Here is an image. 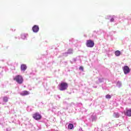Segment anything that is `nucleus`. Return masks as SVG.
<instances>
[{
  "label": "nucleus",
  "mask_w": 131,
  "mask_h": 131,
  "mask_svg": "<svg viewBox=\"0 0 131 131\" xmlns=\"http://www.w3.org/2000/svg\"><path fill=\"white\" fill-rule=\"evenodd\" d=\"M123 71L124 74H128L130 72V69L127 66H124L123 68Z\"/></svg>",
  "instance_id": "nucleus-5"
},
{
  "label": "nucleus",
  "mask_w": 131,
  "mask_h": 131,
  "mask_svg": "<svg viewBox=\"0 0 131 131\" xmlns=\"http://www.w3.org/2000/svg\"><path fill=\"white\" fill-rule=\"evenodd\" d=\"M29 92L27 91H24L20 93V95L23 96H27L28 95H29Z\"/></svg>",
  "instance_id": "nucleus-9"
},
{
  "label": "nucleus",
  "mask_w": 131,
  "mask_h": 131,
  "mask_svg": "<svg viewBox=\"0 0 131 131\" xmlns=\"http://www.w3.org/2000/svg\"><path fill=\"white\" fill-rule=\"evenodd\" d=\"M32 30L33 32H38V30H39V28L38 27V26H34L32 28Z\"/></svg>",
  "instance_id": "nucleus-7"
},
{
  "label": "nucleus",
  "mask_w": 131,
  "mask_h": 131,
  "mask_svg": "<svg viewBox=\"0 0 131 131\" xmlns=\"http://www.w3.org/2000/svg\"><path fill=\"white\" fill-rule=\"evenodd\" d=\"M124 114L126 115V116L130 117H131V108L127 110L126 112H124Z\"/></svg>",
  "instance_id": "nucleus-6"
},
{
  "label": "nucleus",
  "mask_w": 131,
  "mask_h": 131,
  "mask_svg": "<svg viewBox=\"0 0 131 131\" xmlns=\"http://www.w3.org/2000/svg\"><path fill=\"white\" fill-rule=\"evenodd\" d=\"M26 37L25 36V35H21V38L23 39H24V38H25Z\"/></svg>",
  "instance_id": "nucleus-16"
},
{
  "label": "nucleus",
  "mask_w": 131,
  "mask_h": 131,
  "mask_svg": "<svg viewBox=\"0 0 131 131\" xmlns=\"http://www.w3.org/2000/svg\"><path fill=\"white\" fill-rule=\"evenodd\" d=\"M105 98L106 99H111V95L107 94V95L105 96Z\"/></svg>",
  "instance_id": "nucleus-14"
},
{
  "label": "nucleus",
  "mask_w": 131,
  "mask_h": 131,
  "mask_svg": "<svg viewBox=\"0 0 131 131\" xmlns=\"http://www.w3.org/2000/svg\"><path fill=\"white\" fill-rule=\"evenodd\" d=\"M3 99V101L5 103H7L8 102V101H9V98H8V97H7V96L4 97Z\"/></svg>",
  "instance_id": "nucleus-11"
},
{
  "label": "nucleus",
  "mask_w": 131,
  "mask_h": 131,
  "mask_svg": "<svg viewBox=\"0 0 131 131\" xmlns=\"http://www.w3.org/2000/svg\"><path fill=\"white\" fill-rule=\"evenodd\" d=\"M115 54L117 57H119V56L121 55V52H120V51L117 50L116 51H115Z\"/></svg>",
  "instance_id": "nucleus-10"
},
{
  "label": "nucleus",
  "mask_w": 131,
  "mask_h": 131,
  "mask_svg": "<svg viewBox=\"0 0 131 131\" xmlns=\"http://www.w3.org/2000/svg\"><path fill=\"white\" fill-rule=\"evenodd\" d=\"M26 69H27V66H26V64H22L20 66V70L21 71H25Z\"/></svg>",
  "instance_id": "nucleus-8"
},
{
  "label": "nucleus",
  "mask_w": 131,
  "mask_h": 131,
  "mask_svg": "<svg viewBox=\"0 0 131 131\" xmlns=\"http://www.w3.org/2000/svg\"><path fill=\"white\" fill-rule=\"evenodd\" d=\"M114 18H112L111 19V22H114Z\"/></svg>",
  "instance_id": "nucleus-17"
},
{
  "label": "nucleus",
  "mask_w": 131,
  "mask_h": 131,
  "mask_svg": "<svg viewBox=\"0 0 131 131\" xmlns=\"http://www.w3.org/2000/svg\"><path fill=\"white\" fill-rule=\"evenodd\" d=\"M67 54H73V50H72V49H69L68 50Z\"/></svg>",
  "instance_id": "nucleus-12"
},
{
  "label": "nucleus",
  "mask_w": 131,
  "mask_h": 131,
  "mask_svg": "<svg viewBox=\"0 0 131 131\" xmlns=\"http://www.w3.org/2000/svg\"><path fill=\"white\" fill-rule=\"evenodd\" d=\"M73 124H69L68 125V128L69 129H72V128H73Z\"/></svg>",
  "instance_id": "nucleus-13"
},
{
  "label": "nucleus",
  "mask_w": 131,
  "mask_h": 131,
  "mask_svg": "<svg viewBox=\"0 0 131 131\" xmlns=\"http://www.w3.org/2000/svg\"><path fill=\"white\" fill-rule=\"evenodd\" d=\"M13 80L16 81V82H17V83H19V84L23 83L24 80L22 76L17 75L13 78Z\"/></svg>",
  "instance_id": "nucleus-2"
},
{
  "label": "nucleus",
  "mask_w": 131,
  "mask_h": 131,
  "mask_svg": "<svg viewBox=\"0 0 131 131\" xmlns=\"http://www.w3.org/2000/svg\"><path fill=\"white\" fill-rule=\"evenodd\" d=\"M86 46L88 48H93L94 47V46H95V42L92 40H87Z\"/></svg>",
  "instance_id": "nucleus-4"
},
{
  "label": "nucleus",
  "mask_w": 131,
  "mask_h": 131,
  "mask_svg": "<svg viewBox=\"0 0 131 131\" xmlns=\"http://www.w3.org/2000/svg\"><path fill=\"white\" fill-rule=\"evenodd\" d=\"M59 89L60 91H66L68 89V83L66 82H61L59 84Z\"/></svg>",
  "instance_id": "nucleus-1"
},
{
  "label": "nucleus",
  "mask_w": 131,
  "mask_h": 131,
  "mask_svg": "<svg viewBox=\"0 0 131 131\" xmlns=\"http://www.w3.org/2000/svg\"><path fill=\"white\" fill-rule=\"evenodd\" d=\"M32 117L35 120H40L41 119V115H40L39 113H35L33 114Z\"/></svg>",
  "instance_id": "nucleus-3"
},
{
  "label": "nucleus",
  "mask_w": 131,
  "mask_h": 131,
  "mask_svg": "<svg viewBox=\"0 0 131 131\" xmlns=\"http://www.w3.org/2000/svg\"><path fill=\"white\" fill-rule=\"evenodd\" d=\"M79 69V70H82V71H83V67H80Z\"/></svg>",
  "instance_id": "nucleus-15"
}]
</instances>
